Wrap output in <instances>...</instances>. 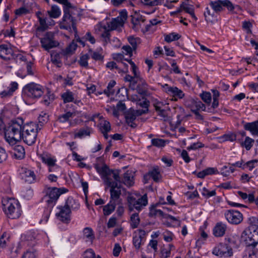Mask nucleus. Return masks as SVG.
I'll return each mask as SVG.
<instances>
[{
	"label": "nucleus",
	"instance_id": "obj_1",
	"mask_svg": "<svg viewBox=\"0 0 258 258\" xmlns=\"http://www.w3.org/2000/svg\"><path fill=\"white\" fill-rule=\"evenodd\" d=\"M63 15L60 21L59 26L61 29L77 32L76 24L78 19L80 16L79 10L72 5L69 7L63 8Z\"/></svg>",
	"mask_w": 258,
	"mask_h": 258
},
{
	"label": "nucleus",
	"instance_id": "obj_2",
	"mask_svg": "<svg viewBox=\"0 0 258 258\" xmlns=\"http://www.w3.org/2000/svg\"><path fill=\"white\" fill-rule=\"evenodd\" d=\"M23 120L20 118L12 120L5 127V137L11 145H15L22 139Z\"/></svg>",
	"mask_w": 258,
	"mask_h": 258
},
{
	"label": "nucleus",
	"instance_id": "obj_3",
	"mask_svg": "<svg viewBox=\"0 0 258 258\" xmlns=\"http://www.w3.org/2000/svg\"><path fill=\"white\" fill-rule=\"evenodd\" d=\"M2 208L5 214L11 219L20 217L22 211L19 201L14 198H3L2 200Z\"/></svg>",
	"mask_w": 258,
	"mask_h": 258
},
{
	"label": "nucleus",
	"instance_id": "obj_4",
	"mask_svg": "<svg viewBox=\"0 0 258 258\" xmlns=\"http://www.w3.org/2000/svg\"><path fill=\"white\" fill-rule=\"evenodd\" d=\"M41 130L39 124L30 122L23 126L22 139L28 145L34 144L37 139V133Z\"/></svg>",
	"mask_w": 258,
	"mask_h": 258
},
{
	"label": "nucleus",
	"instance_id": "obj_5",
	"mask_svg": "<svg viewBox=\"0 0 258 258\" xmlns=\"http://www.w3.org/2000/svg\"><path fill=\"white\" fill-rule=\"evenodd\" d=\"M43 90L44 88L41 85L32 82L23 87L22 96L24 98L38 99L43 95Z\"/></svg>",
	"mask_w": 258,
	"mask_h": 258
},
{
	"label": "nucleus",
	"instance_id": "obj_6",
	"mask_svg": "<svg viewBox=\"0 0 258 258\" xmlns=\"http://www.w3.org/2000/svg\"><path fill=\"white\" fill-rule=\"evenodd\" d=\"M68 190L63 188H58L57 187H49L47 189V195L45 197L46 199V202L47 206L50 208L55 205L56 202L58 199L60 195L66 192Z\"/></svg>",
	"mask_w": 258,
	"mask_h": 258
},
{
	"label": "nucleus",
	"instance_id": "obj_7",
	"mask_svg": "<svg viewBox=\"0 0 258 258\" xmlns=\"http://www.w3.org/2000/svg\"><path fill=\"white\" fill-rule=\"evenodd\" d=\"M128 209L133 211L134 209L140 211L142 208L148 204V199L146 195L137 200L133 196L127 197Z\"/></svg>",
	"mask_w": 258,
	"mask_h": 258
},
{
	"label": "nucleus",
	"instance_id": "obj_8",
	"mask_svg": "<svg viewBox=\"0 0 258 258\" xmlns=\"http://www.w3.org/2000/svg\"><path fill=\"white\" fill-rule=\"evenodd\" d=\"M127 18V13L126 10L121 11L119 16L116 18H113L112 20L108 23V27L110 30H116L124 25L125 21Z\"/></svg>",
	"mask_w": 258,
	"mask_h": 258
},
{
	"label": "nucleus",
	"instance_id": "obj_9",
	"mask_svg": "<svg viewBox=\"0 0 258 258\" xmlns=\"http://www.w3.org/2000/svg\"><path fill=\"white\" fill-rule=\"evenodd\" d=\"M224 215L227 221L231 224L237 225L243 220L242 214L237 210H226Z\"/></svg>",
	"mask_w": 258,
	"mask_h": 258
},
{
	"label": "nucleus",
	"instance_id": "obj_10",
	"mask_svg": "<svg viewBox=\"0 0 258 258\" xmlns=\"http://www.w3.org/2000/svg\"><path fill=\"white\" fill-rule=\"evenodd\" d=\"M213 253L219 256H231L233 255V250L231 247L228 246L226 243H220L216 246Z\"/></svg>",
	"mask_w": 258,
	"mask_h": 258
},
{
	"label": "nucleus",
	"instance_id": "obj_11",
	"mask_svg": "<svg viewBox=\"0 0 258 258\" xmlns=\"http://www.w3.org/2000/svg\"><path fill=\"white\" fill-rule=\"evenodd\" d=\"M107 184L110 187V200L117 203L121 195L120 185L117 182H111V179H108Z\"/></svg>",
	"mask_w": 258,
	"mask_h": 258
},
{
	"label": "nucleus",
	"instance_id": "obj_12",
	"mask_svg": "<svg viewBox=\"0 0 258 258\" xmlns=\"http://www.w3.org/2000/svg\"><path fill=\"white\" fill-rule=\"evenodd\" d=\"M40 42L42 47L45 50H49L58 44L57 42L54 40L53 36L50 32H47L44 37L41 38Z\"/></svg>",
	"mask_w": 258,
	"mask_h": 258
},
{
	"label": "nucleus",
	"instance_id": "obj_13",
	"mask_svg": "<svg viewBox=\"0 0 258 258\" xmlns=\"http://www.w3.org/2000/svg\"><path fill=\"white\" fill-rule=\"evenodd\" d=\"M20 175L22 180L29 184L36 180V175L34 171L25 167H22L20 169Z\"/></svg>",
	"mask_w": 258,
	"mask_h": 258
},
{
	"label": "nucleus",
	"instance_id": "obj_14",
	"mask_svg": "<svg viewBox=\"0 0 258 258\" xmlns=\"http://www.w3.org/2000/svg\"><path fill=\"white\" fill-rule=\"evenodd\" d=\"M14 51L8 44L0 45V57L5 61H9L14 58Z\"/></svg>",
	"mask_w": 258,
	"mask_h": 258
},
{
	"label": "nucleus",
	"instance_id": "obj_15",
	"mask_svg": "<svg viewBox=\"0 0 258 258\" xmlns=\"http://www.w3.org/2000/svg\"><path fill=\"white\" fill-rule=\"evenodd\" d=\"M59 212L56 213L58 220L64 223H69L71 221V211L64 206L58 208Z\"/></svg>",
	"mask_w": 258,
	"mask_h": 258
},
{
	"label": "nucleus",
	"instance_id": "obj_16",
	"mask_svg": "<svg viewBox=\"0 0 258 258\" xmlns=\"http://www.w3.org/2000/svg\"><path fill=\"white\" fill-rule=\"evenodd\" d=\"M187 105L192 112L199 111L200 110L205 111L206 109L205 105L199 100L191 99L188 101Z\"/></svg>",
	"mask_w": 258,
	"mask_h": 258
},
{
	"label": "nucleus",
	"instance_id": "obj_17",
	"mask_svg": "<svg viewBox=\"0 0 258 258\" xmlns=\"http://www.w3.org/2000/svg\"><path fill=\"white\" fill-rule=\"evenodd\" d=\"M94 167L97 172L105 178V182L107 183V179H110L108 176L111 172V170L105 164H104L102 166H100L99 165L96 164L94 165Z\"/></svg>",
	"mask_w": 258,
	"mask_h": 258
},
{
	"label": "nucleus",
	"instance_id": "obj_18",
	"mask_svg": "<svg viewBox=\"0 0 258 258\" xmlns=\"http://www.w3.org/2000/svg\"><path fill=\"white\" fill-rule=\"evenodd\" d=\"M18 86L17 83L15 82H12L7 90L0 93V96L2 98L11 96L13 93L18 89Z\"/></svg>",
	"mask_w": 258,
	"mask_h": 258
},
{
	"label": "nucleus",
	"instance_id": "obj_19",
	"mask_svg": "<svg viewBox=\"0 0 258 258\" xmlns=\"http://www.w3.org/2000/svg\"><path fill=\"white\" fill-rule=\"evenodd\" d=\"M121 183H123L127 186L130 187L134 185V176L131 171H127L123 174L122 178L121 180Z\"/></svg>",
	"mask_w": 258,
	"mask_h": 258
},
{
	"label": "nucleus",
	"instance_id": "obj_20",
	"mask_svg": "<svg viewBox=\"0 0 258 258\" xmlns=\"http://www.w3.org/2000/svg\"><path fill=\"white\" fill-rule=\"evenodd\" d=\"M244 128L249 131L252 135L258 136V120L245 123Z\"/></svg>",
	"mask_w": 258,
	"mask_h": 258
},
{
	"label": "nucleus",
	"instance_id": "obj_21",
	"mask_svg": "<svg viewBox=\"0 0 258 258\" xmlns=\"http://www.w3.org/2000/svg\"><path fill=\"white\" fill-rule=\"evenodd\" d=\"M226 229L225 224L221 222L218 223L213 228V234L216 237H221L225 234Z\"/></svg>",
	"mask_w": 258,
	"mask_h": 258
},
{
	"label": "nucleus",
	"instance_id": "obj_22",
	"mask_svg": "<svg viewBox=\"0 0 258 258\" xmlns=\"http://www.w3.org/2000/svg\"><path fill=\"white\" fill-rule=\"evenodd\" d=\"M99 129L103 134V136L106 139L108 138V133L111 130V125L110 122L107 120H102L99 123Z\"/></svg>",
	"mask_w": 258,
	"mask_h": 258
},
{
	"label": "nucleus",
	"instance_id": "obj_23",
	"mask_svg": "<svg viewBox=\"0 0 258 258\" xmlns=\"http://www.w3.org/2000/svg\"><path fill=\"white\" fill-rule=\"evenodd\" d=\"M12 154L15 158L18 159H22L25 157V149L24 147L21 145H16L13 148Z\"/></svg>",
	"mask_w": 258,
	"mask_h": 258
},
{
	"label": "nucleus",
	"instance_id": "obj_24",
	"mask_svg": "<svg viewBox=\"0 0 258 258\" xmlns=\"http://www.w3.org/2000/svg\"><path fill=\"white\" fill-rule=\"evenodd\" d=\"M145 19L144 17L139 15H135L132 16V23L133 24V28L134 29H138L139 26L141 27L142 24L144 23Z\"/></svg>",
	"mask_w": 258,
	"mask_h": 258
},
{
	"label": "nucleus",
	"instance_id": "obj_25",
	"mask_svg": "<svg viewBox=\"0 0 258 258\" xmlns=\"http://www.w3.org/2000/svg\"><path fill=\"white\" fill-rule=\"evenodd\" d=\"M253 230L249 227L245 229L242 232L240 237V242H248L252 241Z\"/></svg>",
	"mask_w": 258,
	"mask_h": 258
},
{
	"label": "nucleus",
	"instance_id": "obj_26",
	"mask_svg": "<svg viewBox=\"0 0 258 258\" xmlns=\"http://www.w3.org/2000/svg\"><path fill=\"white\" fill-rule=\"evenodd\" d=\"M64 206L70 210H77L80 208L79 203L72 197H69L66 201Z\"/></svg>",
	"mask_w": 258,
	"mask_h": 258
},
{
	"label": "nucleus",
	"instance_id": "obj_27",
	"mask_svg": "<svg viewBox=\"0 0 258 258\" xmlns=\"http://www.w3.org/2000/svg\"><path fill=\"white\" fill-rule=\"evenodd\" d=\"M149 103V101L146 99L139 100L137 102V104L142 107L143 109L142 110H137V115H142V114L147 113L148 111Z\"/></svg>",
	"mask_w": 258,
	"mask_h": 258
},
{
	"label": "nucleus",
	"instance_id": "obj_28",
	"mask_svg": "<svg viewBox=\"0 0 258 258\" xmlns=\"http://www.w3.org/2000/svg\"><path fill=\"white\" fill-rule=\"evenodd\" d=\"M37 234L33 231H29L24 233L21 236L22 241H31L37 239Z\"/></svg>",
	"mask_w": 258,
	"mask_h": 258
},
{
	"label": "nucleus",
	"instance_id": "obj_29",
	"mask_svg": "<svg viewBox=\"0 0 258 258\" xmlns=\"http://www.w3.org/2000/svg\"><path fill=\"white\" fill-rule=\"evenodd\" d=\"M40 157L42 162L45 164L48 167L50 166L54 165V164L56 163V158L49 155L42 154Z\"/></svg>",
	"mask_w": 258,
	"mask_h": 258
},
{
	"label": "nucleus",
	"instance_id": "obj_30",
	"mask_svg": "<svg viewBox=\"0 0 258 258\" xmlns=\"http://www.w3.org/2000/svg\"><path fill=\"white\" fill-rule=\"evenodd\" d=\"M116 204L117 203L113 202V201H110L103 208L104 215L105 216L110 215L114 211Z\"/></svg>",
	"mask_w": 258,
	"mask_h": 258
},
{
	"label": "nucleus",
	"instance_id": "obj_31",
	"mask_svg": "<svg viewBox=\"0 0 258 258\" xmlns=\"http://www.w3.org/2000/svg\"><path fill=\"white\" fill-rule=\"evenodd\" d=\"M125 120L126 123L132 127H135L136 126V123L134 122V121L136 118V115L133 111H128L126 112Z\"/></svg>",
	"mask_w": 258,
	"mask_h": 258
},
{
	"label": "nucleus",
	"instance_id": "obj_32",
	"mask_svg": "<svg viewBox=\"0 0 258 258\" xmlns=\"http://www.w3.org/2000/svg\"><path fill=\"white\" fill-rule=\"evenodd\" d=\"M180 8L187 13H188L195 21H196L197 20V18L195 15L194 9L192 6L184 3H182L180 5Z\"/></svg>",
	"mask_w": 258,
	"mask_h": 258
},
{
	"label": "nucleus",
	"instance_id": "obj_33",
	"mask_svg": "<svg viewBox=\"0 0 258 258\" xmlns=\"http://www.w3.org/2000/svg\"><path fill=\"white\" fill-rule=\"evenodd\" d=\"M74 93L70 90H67L61 94V97L64 103L74 101Z\"/></svg>",
	"mask_w": 258,
	"mask_h": 258
},
{
	"label": "nucleus",
	"instance_id": "obj_34",
	"mask_svg": "<svg viewBox=\"0 0 258 258\" xmlns=\"http://www.w3.org/2000/svg\"><path fill=\"white\" fill-rule=\"evenodd\" d=\"M37 256V251L34 247H29L23 253L22 258H36Z\"/></svg>",
	"mask_w": 258,
	"mask_h": 258
},
{
	"label": "nucleus",
	"instance_id": "obj_35",
	"mask_svg": "<svg viewBox=\"0 0 258 258\" xmlns=\"http://www.w3.org/2000/svg\"><path fill=\"white\" fill-rule=\"evenodd\" d=\"M77 47V44L75 42H72L68 47L62 50V54L67 56L71 55L75 52Z\"/></svg>",
	"mask_w": 258,
	"mask_h": 258
},
{
	"label": "nucleus",
	"instance_id": "obj_36",
	"mask_svg": "<svg viewBox=\"0 0 258 258\" xmlns=\"http://www.w3.org/2000/svg\"><path fill=\"white\" fill-rule=\"evenodd\" d=\"M254 143V140L249 137H246L243 142H240V146L247 151L250 150Z\"/></svg>",
	"mask_w": 258,
	"mask_h": 258
},
{
	"label": "nucleus",
	"instance_id": "obj_37",
	"mask_svg": "<svg viewBox=\"0 0 258 258\" xmlns=\"http://www.w3.org/2000/svg\"><path fill=\"white\" fill-rule=\"evenodd\" d=\"M55 99V95L50 91H48L46 94L43 97L42 103L46 106H48Z\"/></svg>",
	"mask_w": 258,
	"mask_h": 258
},
{
	"label": "nucleus",
	"instance_id": "obj_38",
	"mask_svg": "<svg viewBox=\"0 0 258 258\" xmlns=\"http://www.w3.org/2000/svg\"><path fill=\"white\" fill-rule=\"evenodd\" d=\"M40 26L36 29V31L43 32L45 31L48 28V24H47L46 18L38 17Z\"/></svg>",
	"mask_w": 258,
	"mask_h": 258
},
{
	"label": "nucleus",
	"instance_id": "obj_39",
	"mask_svg": "<svg viewBox=\"0 0 258 258\" xmlns=\"http://www.w3.org/2000/svg\"><path fill=\"white\" fill-rule=\"evenodd\" d=\"M210 5L214 11L216 13L221 12L223 10V1L222 0L211 2Z\"/></svg>",
	"mask_w": 258,
	"mask_h": 258
},
{
	"label": "nucleus",
	"instance_id": "obj_40",
	"mask_svg": "<svg viewBox=\"0 0 258 258\" xmlns=\"http://www.w3.org/2000/svg\"><path fill=\"white\" fill-rule=\"evenodd\" d=\"M47 12L49 17L52 18H57L61 14V11L57 6H52Z\"/></svg>",
	"mask_w": 258,
	"mask_h": 258
},
{
	"label": "nucleus",
	"instance_id": "obj_41",
	"mask_svg": "<svg viewBox=\"0 0 258 258\" xmlns=\"http://www.w3.org/2000/svg\"><path fill=\"white\" fill-rule=\"evenodd\" d=\"M140 222V219L138 213H134L131 215L130 225L133 229L137 228Z\"/></svg>",
	"mask_w": 258,
	"mask_h": 258
},
{
	"label": "nucleus",
	"instance_id": "obj_42",
	"mask_svg": "<svg viewBox=\"0 0 258 258\" xmlns=\"http://www.w3.org/2000/svg\"><path fill=\"white\" fill-rule=\"evenodd\" d=\"M21 195L24 199L30 200L33 196V190L30 187H26L21 191Z\"/></svg>",
	"mask_w": 258,
	"mask_h": 258
},
{
	"label": "nucleus",
	"instance_id": "obj_43",
	"mask_svg": "<svg viewBox=\"0 0 258 258\" xmlns=\"http://www.w3.org/2000/svg\"><path fill=\"white\" fill-rule=\"evenodd\" d=\"M243 258H257L254 251L252 250V247H248L247 245L246 246Z\"/></svg>",
	"mask_w": 258,
	"mask_h": 258
},
{
	"label": "nucleus",
	"instance_id": "obj_44",
	"mask_svg": "<svg viewBox=\"0 0 258 258\" xmlns=\"http://www.w3.org/2000/svg\"><path fill=\"white\" fill-rule=\"evenodd\" d=\"M173 245L172 244H169L167 247L164 246L161 248V258H167L170 256L171 254V249Z\"/></svg>",
	"mask_w": 258,
	"mask_h": 258
},
{
	"label": "nucleus",
	"instance_id": "obj_45",
	"mask_svg": "<svg viewBox=\"0 0 258 258\" xmlns=\"http://www.w3.org/2000/svg\"><path fill=\"white\" fill-rule=\"evenodd\" d=\"M51 61L53 64L56 65L58 67H60L61 64L60 54L56 52H53L51 54Z\"/></svg>",
	"mask_w": 258,
	"mask_h": 258
},
{
	"label": "nucleus",
	"instance_id": "obj_46",
	"mask_svg": "<svg viewBox=\"0 0 258 258\" xmlns=\"http://www.w3.org/2000/svg\"><path fill=\"white\" fill-rule=\"evenodd\" d=\"M149 175L152 178L154 181L157 182L161 177L158 168H154L149 172Z\"/></svg>",
	"mask_w": 258,
	"mask_h": 258
},
{
	"label": "nucleus",
	"instance_id": "obj_47",
	"mask_svg": "<svg viewBox=\"0 0 258 258\" xmlns=\"http://www.w3.org/2000/svg\"><path fill=\"white\" fill-rule=\"evenodd\" d=\"M74 115V113L71 111H68L66 113L60 115L57 120L59 122L64 123L68 121L70 118H72Z\"/></svg>",
	"mask_w": 258,
	"mask_h": 258
},
{
	"label": "nucleus",
	"instance_id": "obj_48",
	"mask_svg": "<svg viewBox=\"0 0 258 258\" xmlns=\"http://www.w3.org/2000/svg\"><path fill=\"white\" fill-rule=\"evenodd\" d=\"M116 84V82L114 80H111L108 84L107 88L104 90V92L107 96H109L110 95H113L114 93V91L113 88Z\"/></svg>",
	"mask_w": 258,
	"mask_h": 258
},
{
	"label": "nucleus",
	"instance_id": "obj_49",
	"mask_svg": "<svg viewBox=\"0 0 258 258\" xmlns=\"http://www.w3.org/2000/svg\"><path fill=\"white\" fill-rule=\"evenodd\" d=\"M90 130L89 127L81 128L79 132L75 134V138H82L85 136H89Z\"/></svg>",
	"mask_w": 258,
	"mask_h": 258
},
{
	"label": "nucleus",
	"instance_id": "obj_50",
	"mask_svg": "<svg viewBox=\"0 0 258 258\" xmlns=\"http://www.w3.org/2000/svg\"><path fill=\"white\" fill-rule=\"evenodd\" d=\"M136 79H137L136 77H135V76H132L130 75H126L124 78V81L130 83L129 87L133 90L135 89V85L137 83V81Z\"/></svg>",
	"mask_w": 258,
	"mask_h": 258
},
{
	"label": "nucleus",
	"instance_id": "obj_51",
	"mask_svg": "<svg viewBox=\"0 0 258 258\" xmlns=\"http://www.w3.org/2000/svg\"><path fill=\"white\" fill-rule=\"evenodd\" d=\"M180 37H181V35H180L179 34L174 33V32H172V33H169L168 35H166L165 36L164 40L167 42L169 43L172 41L177 40L179 39Z\"/></svg>",
	"mask_w": 258,
	"mask_h": 258
},
{
	"label": "nucleus",
	"instance_id": "obj_52",
	"mask_svg": "<svg viewBox=\"0 0 258 258\" xmlns=\"http://www.w3.org/2000/svg\"><path fill=\"white\" fill-rule=\"evenodd\" d=\"M83 234L85 237L90 241H93L95 238L93 230L90 227H86L84 229Z\"/></svg>",
	"mask_w": 258,
	"mask_h": 258
},
{
	"label": "nucleus",
	"instance_id": "obj_53",
	"mask_svg": "<svg viewBox=\"0 0 258 258\" xmlns=\"http://www.w3.org/2000/svg\"><path fill=\"white\" fill-rule=\"evenodd\" d=\"M90 56L88 54H85L80 56L78 63L82 67L87 68L88 67V60Z\"/></svg>",
	"mask_w": 258,
	"mask_h": 258
},
{
	"label": "nucleus",
	"instance_id": "obj_54",
	"mask_svg": "<svg viewBox=\"0 0 258 258\" xmlns=\"http://www.w3.org/2000/svg\"><path fill=\"white\" fill-rule=\"evenodd\" d=\"M82 258H101V257L99 255H96L93 249H88L84 252Z\"/></svg>",
	"mask_w": 258,
	"mask_h": 258
},
{
	"label": "nucleus",
	"instance_id": "obj_55",
	"mask_svg": "<svg viewBox=\"0 0 258 258\" xmlns=\"http://www.w3.org/2000/svg\"><path fill=\"white\" fill-rule=\"evenodd\" d=\"M125 60L128 62V63L131 64L132 71L134 74V76H135V77H136L137 79H140V73L138 71V69L135 63L131 59H125Z\"/></svg>",
	"mask_w": 258,
	"mask_h": 258
},
{
	"label": "nucleus",
	"instance_id": "obj_56",
	"mask_svg": "<svg viewBox=\"0 0 258 258\" xmlns=\"http://www.w3.org/2000/svg\"><path fill=\"white\" fill-rule=\"evenodd\" d=\"M235 169L231 165L229 167L227 166H224L221 169V174L226 177L228 176L230 173H233Z\"/></svg>",
	"mask_w": 258,
	"mask_h": 258
},
{
	"label": "nucleus",
	"instance_id": "obj_57",
	"mask_svg": "<svg viewBox=\"0 0 258 258\" xmlns=\"http://www.w3.org/2000/svg\"><path fill=\"white\" fill-rule=\"evenodd\" d=\"M145 234L146 233L145 231L142 230H139L138 232H136L135 233L133 242H138V241L141 242L143 241L144 240V236L145 235Z\"/></svg>",
	"mask_w": 258,
	"mask_h": 258
},
{
	"label": "nucleus",
	"instance_id": "obj_58",
	"mask_svg": "<svg viewBox=\"0 0 258 258\" xmlns=\"http://www.w3.org/2000/svg\"><path fill=\"white\" fill-rule=\"evenodd\" d=\"M164 0H142V3L149 6H155L161 5Z\"/></svg>",
	"mask_w": 258,
	"mask_h": 258
},
{
	"label": "nucleus",
	"instance_id": "obj_59",
	"mask_svg": "<svg viewBox=\"0 0 258 258\" xmlns=\"http://www.w3.org/2000/svg\"><path fill=\"white\" fill-rule=\"evenodd\" d=\"M128 41L134 50L137 49L138 45L140 43V39L139 38L130 37L128 38Z\"/></svg>",
	"mask_w": 258,
	"mask_h": 258
},
{
	"label": "nucleus",
	"instance_id": "obj_60",
	"mask_svg": "<svg viewBox=\"0 0 258 258\" xmlns=\"http://www.w3.org/2000/svg\"><path fill=\"white\" fill-rule=\"evenodd\" d=\"M11 244V245L9 246L11 251V257L14 258L17 255V254L19 252L20 243H18L16 246L13 245L12 243Z\"/></svg>",
	"mask_w": 258,
	"mask_h": 258
},
{
	"label": "nucleus",
	"instance_id": "obj_61",
	"mask_svg": "<svg viewBox=\"0 0 258 258\" xmlns=\"http://www.w3.org/2000/svg\"><path fill=\"white\" fill-rule=\"evenodd\" d=\"M151 143L153 146L158 148L164 147L165 145V141L161 139H153L151 140Z\"/></svg>",
	"mask_w": 258,
	"mask_h": 258
},
{
	"label": "nucleus",
	"instance_id": "obj_62",
	"mask_svg": "<svg viewBox=\"0 0 258 258\" xmlns=\"http://www.w3.org/2000/svg\"><path fill=\"white\" fill-rule=\"evenodd\" d=\"M215 190L209 191L206 187H203L202 191V195L206 198H209L211 197L215 196L216 195Z\"/></svg>",
	"mask_w": 258,
	"mask_h": 258
},
{
	"label": "nucleus",
	"instance_id": "obj_63",
	"mask_svg": "<svg viewBox=\"0 0 258 258\" xmlns=\"http://www.w3.org/2000/svg\"><path fill=\"white\" fill-rule=\"evenodd\" d=\"M171 95H172L174 97H177L179 99H181L184 97V94L181 90L176 87H174Z\"/></svg>",
	"mask_w": 258,
	"mask_h": 258
},
{
	"label": "nucleus",
	"instance_id": "obj_64",
	"mask_svg": "<svg viewBox=\"0 0 258 258\" xmlns=\"http://www.w3.org/2000/svg\"><path fill=\"white\" fill-rule=\"evenodd\" d=\"M89 52H91V57L95 60H102L103 59V55L100 52L94 51H93L91 50H89Z\"/></svg>",
	"mask_w": 258,
	"mask_h": 258
}]
</instances>
